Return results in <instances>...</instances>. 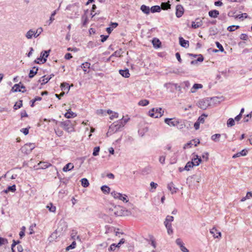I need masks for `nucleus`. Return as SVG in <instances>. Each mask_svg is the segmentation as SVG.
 Wrapping results in <instances>:
<instances>
[{"mask_svg":"<svg viewBox=\"0 0 252 252\" xmlns=\"http://www.w3.org/2000/svg\"><path fill=\"white\" fill-rule=\"evenodd\" d=\"M122 127L123 121L122 120H119L117 122L113 123L109 126L108 131L107 133V136H108L109 134L111 135L112 133L117 132Z\"/></svg>","mask_w":252,"mask_h":252,"instance_id":"f257e3e1","label":"nucleus"},{"mask_svg":"<svg viewBox=\"0 0 252 252\" xmlns=\"http://www.w3.org/2000/svg\"><path fill=\"white\" fill-rule=\"evenodd\" d=\"M79 3H75L72 4H70L68 5L66 7V9L70 11H72L75 13L73 15V14H71L72 16L70 17V18H74L75 17H77L79 15Z\"/></svg>","mask_w":252,"mask_h":252,"instance_id":"f03ea898","label":"nucleus"},{"mask_svg":"<svg viewBox=\"0 0 252 252\" xmlns=\"http://www.w3.org/2000/svg\"><path fill=\"white\" fill-rule=\"evenodd\" d=\"M164 111L161 108H154L149 111V115L151 117L157 118L161 117Z\"/></svg>","mask_w":252,"mask_h":252,"instance_id":"7ed1b4c3","label":"nucleus"},{"mask_svg":"<svg viewBox=\"0 0 252 252\" xmlns=\"http://www.w3.org/2000/svg\"><path fill=\"white\" fill-rule=\"evenodd\" d=\"M61 125L63 127L64 129L68 132H70L74 130L73 124L70 120H66L62 122H61Z\"/></svg>","mask_w":252,"mask_h":252,"instance_id":"20e7f679","label":"nucleus"},{"mask_svg":"<svg viewBox=\"0 0 252 252\" xmlns=\"http://www.w3.org/2000/svg\"><path fill=\"white\" fill-rule=\"evenodd\" d=\"M198 106L203 110H205L210 105V100L209 98H205L200 100L197 103Z\"/></svg>","mask_w":252,"mask_h":252,"instance_id":"39448f33","label":"nucleus"},{"mask_svg":"<svg viewBox=\"0 0 252 252\" xmlns=\"http://www.w3.org/2000/svg\"><path fill=\"white\" fill-rule=\"evenodd\" d=\"M112 196L116 199H119L124 202H127L128 200L127 199V196L126 194H122L120 193L113 191L111 193Z\"/></svg>","mask_w":252,"mask_h":252,"instance_id":"423d86ee","label":"nucleus"},{"mask_svg":"<svg viewBox=\"0 0 252 252\" xmlns=\"http://www.w3.org/2000/svg\"><path fill=\"white\" fill-rule=\"evenodd\" d=\"M35 148L34 145L33 143H29L25 144L21 148V151L23 153L29 154Z\"/></svg>","mask_w":252,"mask_h":252,"instance_id":"0eeeda50","label":"nucleus"},{"mask_svg":"<svg viewBox=\"0 0 252 252\" xmlns=\"http://www.w3.org/2000/svg\"><path fill=\"white\" fill-rule=\"evenodd\" d=\"M124 212L122 208L119 206H115L113 209H112V214L113 213L116 216L124 215Z\"/></svg>","mask_w":252,"mask_h":252,"instance_id":"6e6552de","label":"nucleus"},{"mask_svg":"<svg viewBox=\"0 0 252 252\" xmlns=\"http://www.w3.org/2000/svg\"><path fill=\"white\" fill-rule=\"evenodd\" d=\"M164 122L170 126H177L179 124V122L174 119L166 118L164 119Z\"/></svg>","mask_w":252,"mask_h":252,"instance_id":"1a4fd4ad","label":"nucleus"},{"mask_svg":"<svg viewBox=\"0 0 252 252\" xmlns=\"http://www.w3.org/2000/svg\"><path fill=\"white\" fill-rule=\"evenodd\" d=\"M125 242V239L122 238L120 240V241L117 244H116L115 243L111 244L110 247L108 249V250L109 251H113L116 249V248H120L121 245L124 244Z\"/></svg>","mask_w":252,"mask_h":252,"instance_id":"9d476101","label":"nucleus"},{"mask_svg":"<svg viewBox=\"0 0 252 252\" xmlns=\"http://www.w3.org/2000/svg\"><path fill=\"white\" fill-rule=\"evenodd\" d=\"M184 12V8L181 5L178 4L176 6V15L178 18L181 17L183 15Z\"/></svg>","mask_w":252,"mask_h":252,"instance_id":"9b49d317","label":"nucleus"},{"mask_svg":"<svg viewBox=\"0 0 252 252\" xmlns=\"http://www.w3.org/2000/svg\"><path fill=\"white\" fill-rule=\"evenodd\" d=\"M193 155V157L191 162L193 163L194 166H198L202 161L201 158L197 155H195L194 154Z\"/></svg>","mask_w":252,"mask_h":252,"instance_id":"f8f14e48","label":"nucleus"},{"mask_svg":"<svg viewBox=\"0 0 252 252\" xmlns=\"http://www.w3.org/2000/svg\"><path fill=\"white\" fill-rule=\"evenodd\" d=\"M210 232L213 235L215 238H220L221 237V232L218 231L215 227L210 230Z\"/></svg>","mask_w":252,"mask_h":252,"instance_id":"ddd939ff","label":"nucleus"},{"mask_svg":"<svg viewBox=\"0 0 252 252\" xmlns=\"http://www.w3.org/2000/svg\"><path fill=\"white\" fill-rule=\"evenodd\" d=\"M180 45L184 48H187L189 47V42L184 39L182 37L179 38Z\"/></svg>","mask_w":252,"mask_h":252,"instance_id":"4468645a","label":"nucleus"},{"mask_svg":"<svg viewBox=\"0 0 252 252\" xmlns=\"http://www.w3.org/2000/svg\"><path fill=\"white\" fill-rule=\"evenodd\" d=\"M202 25V21L199 19L197 18L195 21L192 22L191 27L193 29H197Z\"/></svg>","mask_w":252,"mask_h":252,"instance_id":"2eb2a0df","label":"nucleus"},{"mask_svg":"<svg viewBox=\"0 0 252 252\" xmlns=\"http://www.w3.org/2000/svg\"><path fill=\"white\" fill-rule=\"evenodd\" d=\"M50 50L41 52L40 57L42 59V63H45L47 61V58L48 57Z\"/></svg>","mask_w":252,"mask_h":252,"instance_id":"dca6fc26","label":"nucleus"},{"mask_svg":"<svg viewBox=\"0 0 252 252\" xmlns=\"http://www.w3.org/2000/svg\"><path fill=\"white\" fill-rule=\"evenodd\" d=\"M164 224L167 229V233L168 234L170 235L173 233V230L172 229V224L171 222L165 220L164 222Z\"/></svg>","mask_w":252,"mask_h":252,"instance_id":"f3484780","label":"nucleus"},{"mask_svg":"<svg viewBox=\"0 0 252 252\" xmlns=\"http://www.w3.org/2000/svg\"><path fill=\"white\" fill-rule=\"evenodd\" d=\"M119 73L124 77L128 78L130 76L129 70L128 69L119 70Z\"/></svg>","mask_w":252,"mask_h":252,"instance_id":"a211bd4d","label":"nucleus"},{"mask_svg":"<svg viewBox=\"0 0 252 252\" xmlns=\"http://www.w3.org/2000/svg\"><path fill=\"white\" fill-rule=\"evenodd\" d=\"M74 168V165L72 163H68L63 168V170L64 172H67L72 170Z\"/></svg>","mask_w":252,"mask_h":252,"instance_id":"6ab92c4d","label":"nucleus"},{"mask_svg":"<svg viewBox=\"0 0 252 252\" xmlns=\"http://www.w3.org/2000/svg\"><path fill=\"white\" fill-rule=\"evenodd\" d=\"M90 63L85 62L81 64V67L83 69L85 73H89V71L88 70V69L90 68Z\"/></svg>","mask_w":252,"mask_h":252,"instance_id":"aec40b11","label":"nucleus"},{"mask_svg":"<svg viewBox=\"0 0 252 252\" xmlns=\"http://www.w3.org/2000/svg\"><path fill=\"white\" fill-rule=\"evenodd\" d=\"M247 151L245 150H242L241 151L238 152L237 153L234 154L232 156V158H235L238 157H240L241 156H245L247 155Z\"/></svg>","mask_w":252,"mask_h":252,"instance_id":"412c9836","label":"nucleus"},{"mask_svg":"<svg viewBox=\"0 0 252 252\" xmlns=\"http://www.w3.org/2000/svg\"><path fill=\"white\" fill-rule=\"evenodd\" d=\"M167 188L171 192L172 194L176 192L177 190V189L175 187V186L172 182H170L168 184Z\"/></svg>","mask_w":252,"mask_h":252,"instance_id":"4be33fe9","label":"nucleus"},{"mask_svg":"<svg viewBox=\"0 0 252 252\" xmlns=\"http://www.w3.org/2000/svg\"><path fill=\"white\" fill-rule=\"evenodd\" d=\"M38 70V67H36L35 66H34L32 69L30 70V73L29 74V78H33L34 76V75L37 73Z\"/></svg>","mask_w":252,"mask_h":252,"instance_id":"5701e85b","label":"nucleus"},{"mask_svg":"<svg viewBox=\"0 0 252 252\" xmlns=\"http://www.w3.org/2000/svg\"><path fill=\"white\" fill-rule=\"evenodd\" d=\"M209 16L212 18H217L219 15V11L217 10H212L209 11Z\"/></svg>","mask_w":252,"mask_h":252,"instance_id":"b1692460","label":"nucleus"},{"mask_svg":"<svg viewBox=\"0 0 252 252\" xmlns=\"http://www.w3.org/2000/svg\"><path fill=\"white\" fill-rule=\"evenodd\" d=\"M51 79V77H46V76H44L39 79L38 82L41 83V85H44L47 83Z\"/></svg>","mask_w":252,"mask_h":252,"instance_id":"393cba45","label":"nucleus"},{"mask_svg":"<svg viewBox=\"0 0 252 252\" xmlns=\"http://www.w3.org/2000/svg\"><path fill=\"white\" fill-rule=\"evenodd\" d=\"M38 165L39 166H40L39 168H40L41 169H45V168H47L52 166V164L51 163H49L47 162H42V161L40 162L38 164Z\"/></svg>","mask_w":252,"mask_h":252,"instance_id":"a878e982","label":"nucleus"},{"mask_svg":"<svg viewBox=\"0 0 252 252\" xmlns=\"http://www.w3.org/2000/svg\"><path fill=\"white\" fill-rule=\"evenodd\" d=\"M20 88V85L19 84H16L14 85V86L12 87V89H11V91L13 92H22V93H24L26 91V90H21V89H19Z\"/></svg>","mask_w":252,"mask_h":252,"instance_id":"bb28decb","label":"nucleus"},{"mask_svg":"<svg viewBox=\"0 0 252 252\" xmlns=\"http://www.w3.org/2000/svg\"><path fill=\"white\" fill-rule=\"evenodd\" d=\"M140 9L143 13L146 14H148L150 12V7L144 4L141 6Z\"/></svg>","mask_w":252,"mask_h":252,"instance_id":"cd10ccee","label":"nucleus"},{"mask_svg":"<svg viewBox=\"0 0 252 252\" xmlns=\"http://www.w3.org/2000/svg\"><path fill=\"white\" fill-rule=\"evenodd\" d=\"M16 186L15 185H13L11 186L8 187L6 189L4 190L3 191L5 193H7L9 191L14 192L16 191Z\"/></svg>","mask_w":252,"mask_h":252,"instance_id":"c85d7f7f","label":"nucleus"},{"mask_svg":"<svg viewBox=\"0 0 252 252\" xmlns=\"http://www.w3.org/2000/svg\"><path fill=\"white\" fill-rule=\"evenodd\" d=\"M82 24L83 27H86L88 23V18L86 14H84L81 17Z\"/></svg>","mask_w":252,"mask_h":252,"instance_id":"c756f323","label":"nucleus"},{"mask_svg":"<svg viewBox=\"0 0 252 252\" xmlns=\"http://www.w3.org/2000/svg\"><path fill=\"white\" fill-rule=\"evenodd\" d=\"M153 46L155 48H159L160 46L161 42L158 38H154L152 41Z\"/></svg>","mask_w":252,"mask_h":252,"instance_id":"7c9ffc66","label":"nucleus"},{"mask_svg":"<svg viewBox=\"0 0 252 252\" xmlns=\"http://www.w3.org/2000/svg\"><path fill=\"white\" fill-rule=\"evenodd\" d=\"M61 87L62 90L63 91H66L68 92L70 89V86L69 84L67 83H63L61 85Z\"/></svg>","mask_w":252,"mask_h":252,"instance_id":"2f4dec72","label":"nucleus"},{"mask_svg":"<svg viewBox=\"0 0 252 252\" xmlns=\"http://www.w3.org/2000/svg\"><path fill=\"white\" fill-rule=\"evenodd\" d=\"M77 116L76 114L75 113H73L72 111H68L65 114H64V116L66 118H74Z\"/></svg>","mask_w":252,"mask_h":252,"instance_id":"473e14b6","label":"nucleus"},{"mask_svg":"<svg viewBox=\"0 0 252 252\" xmlns=\"http://www.w3.org/2000/svg\"><path fill=\"white\" fill-rule=\"evenodd\" d=\"M160 10L161 7L158 5L153 6L150 8V11L152 13L159 12L160 11Z\"/></svg>","mask_w":252,"mask_h":252,"instance_id":"72a5a7b5","label":"nucleus"},{"mask_svg":"<svg viewBox=\"0 0 252 252\" xmlns=\"http://www.w3.org/2000/svg\"><path fill=\"white\" fill-rule=\"evenodd\" d=\"M149 241H150V244L153 246L154 249H156L157 247V243L155 241V239L154 237L152 235L149 236Z\"/></svg>","mask_w":252,"mask_h":252,"instance_id":"f704fd0d","label":"nucleus"},{"mask_svg":"<svg viewBox=\"0 0 252 252\" xmlns=\"http://www.w3.org/2000/svg\"><path fill=\"white\" fill-rule=\"evenodd\" d=\"M46 208L48 209L50 212L55 213L56 210V207L50 203L47 205Z\"/></svg>","mask_w":252,"mask_h":252,"instance_id":"c9c22d12","label":"nucleus"},{"mask_svg":"<svg viewBox=\"0 0 252 252\" xmlns=\"http://www.w3.org/2000/svg\"><path fill=\"white\" fill-rule=\"evenodd\" d=\"M32 36L34 37V31L32 29H31L26 33V37L28 39H31Z\"/></svg>","mask_w":252,"mask_h":252,"instance_id":"e433bc0d","label":"nucleus"},{"mask_svg":"<svg viewBox=\"0 0 252 252\" xmlns=\"http://www.w3.org/2000/svg\"><path fill=\"white\" fill-rule=\"evenodd\" d=\"M203 86L200 84H194L191 89V93H194L195 90L198 89L202 88Z\"/></svg>","mask_w":252,"mask_h":252,"instance_id":"4c0bfd02","label":"nucleus"},{"mask_svg":"<svg viewBox=\"0 0 252 252\" xmlns=\"http://www.w3.org/2000/svg\"><path fill=\"white\" fill-rule=\"evenodd\" d=\"M81 182L82 186L84 188L88 187L90 185L89 181L86 178L82 179Z\"/></svg>","mask_w":252,"mask_h":252,"instance_id":"58836bf2","label":"nucleus"},{"mask_svg":"<svg viewBox=\"0 0 252 252\" xmlns=\"http://www.w3.org/2000/svg\"><path fill=\"white\" fill-rule=\"evenodd\" d=\"M101 190L104 193H109L110 191V188L106 185L102 186Z\"/></svg>","mask_w":252,"mask_h":252,"instance_id":"ea45409f","label":"nucleus"},{"mask_svg":"<svg viewBox=\"0 0 252 252\" xmlns=\"http://www.w3.org/2000/svg\"><path fill=\"white\" fill-rule=\"evenodd\" d=\"M160 7L164 10H167L170 8V4L169 2H162Z\"/></svg>","mask_w":252,"mask_h":252,"instance_id":"a19ab883","label":"nucleus"},{"mask_svg":"<svg viewBox=\"0 0 252 252\" xmlns=\"http://www.w3.org/2000/svg\"><path fill=\"white\" fill-rule=\"evenodd\" d=\"M220 136V134H215L211 136V139L216 142H218Z\"/></svg>","mask_w":252,"mask_h":252,"instance_id":"79ce46f5","label":"nucleus"},{"mask_svg":"<svg viewBox=\"0 0 252 252\" xmlns=\"http://www.w3.org/2000/svg\"><path fill=\"white\" fill-rule=\"evenodd\" d=\"M43 30L42 28H38L36 31H34V37L36 38L42 32Z\"/></svg>","mask_w":252,"mask_h":252,"instance_id":"37998d69","label":"nucleus"},{"mask_svg":"<svg viewBox=\"0 0 252 252\" xmlns=\"http://www.w3.org/2000/svg\"><path fill=\"white\" fill-rule=\"evenodd\" d=\"M122 54V50L120 49L118 50H117L115 52H114L111 56L110 58H112L113 57H120Z\"/></svg>","mask_w":252,"mask_h":252,"instance_id":"c03bdc74","label":"nucleus"},{"mask_svg":"<svg viewBox=\"0 0 252 252\" xmlns=\"http://www.w3.org/2000/svg\"><path fill=\"white\" fill-rule=\"evenodd\" d=\"M194 166L193 163L191 161H189L186 164L184 169L186 170L189 171L190 169Z\"/></svg>","mask_w":252,"mask_h":252,"instance_id":"a18cd8bd","label":"nucleus"},{"mask_svg":"<svg viewBox=\"0 0 252 252\" xmlns=\"http://www.w3.org/2000/svg\"><path fill=\"white\" fill-rule=\"evenodd\" d=\"M207 117V115L205 114H202L198 119L197 120V121L198 122H199L200 123H204V121H205V119Z\"/></svg>","mask_w":252,"mask_h":252,"instance_id":"49530a36","label":"nucleus"},{"mask_svg":"<svg viewBox=\"0 0 252 252\" xmlns=\"http://www.w3.org/2000/svg\"><path fill=\"white\" fill-rule=\"evenodd\" d=\"M235 125V120L232 118H229L227 122L228 127H231Z\"/></svg>","mask_w":252,"mask_h":252,"instance_id":"de8ad7c7","label":"nucleus"},{"mask_svg":"<svg viewBox=\"0 0 252 252\" xmlns=\"http://www.w3.org/2000/svg\"><path fill=\"white\" fill-rule=\"evenodd\" d=\"M22 106V100H19V102H17L14 105L13 108L14 110H17L20 108Z\"/></svg>","mask_w":252,"mask_h":252,"instance_id":"09e8293b","label":"nucleus"},{"mask_svg":"<svg viewBox=\"0 0 252 252\" xmlns=\"http://www.w3.org/2000/svg\"><path fill=\"white\" fill-rule=\"evenodd\" d=\"M149 103V101L147 99L141 100L138 102L139 105L143 106H147Z\"/></svg>","mask_w":252,"mask_h":252,"instance_id":"8fccbe9b","label":"nucleus"},{"mask_svg":"<svg viewBox=\"0 0 252 252\" xmlns=\"http://www.w3.org/2000/svg\"><path fill=\"white\" fill-rule=\"evenodd\" d=\"M239 28H240V27L239 26H235V25L230 26L227 28V30L229 32H233V31H235L236 30L238 29Z\"/></svg>","mask_w":252,"mask_h":252,"instance_id":"3c124183","label":"nucleus"},{"mask_svg":"<svg viewBox=\"0 0 252 252\" xmlns=\"http://www.w3.org/2000/svg\"><path fill=\"white\" fill-rule=\"evenodd\" d=\"M56 11H57L56 10H55L51 14V16L50 17V19L48 21L49 25H50L53 22V21L55 20L54 16L56 14V13H57Z\"/></svg>","mask_w":252,"mask_h":252,"instance_id":"603ef678","label":"nucleus"},{"mask_svg":"<svg viewBox=\"0 0 252 252\" xmlns=\"http://www.w3.org/2000/svg\"><path fill=\"white\" fill-rule=\"evenodd\" d=\"M99 150H100L99 147L97 146V147H94V149L93 153V156H96L98 155Z\"/></svg>","mask_w":252,"mask_h":252,"instance_id":"864d4df0","label":"nucleus"},{"mask_svg":"<svg viewBox=\"0 0 252 252\" xmlns=\"http://www.w3.org/2000/svg\"><path fill=\"white\" fill-rule=\"evenodd\" d=\"M76 243L75 241H74L73 242H72V243L69 246H68V247H66V250L69 251L70 249H74L76 247Z\"/></svg>","mask_w":252,"mask_h":252,"instance_id":"5fc2aeb1","label":"nucleus"},{"mask_svg":"<svg viewBox=\"0 0 252 252\" xmlns=\"http://www.w3.org/2000/svg\"><path fill=\"white\" fill-rule=\"evenodd\" d=\"M216 44L217 48L219 49V50L220 52H222L224 51L223 47L222 46V45L220 43V42H219L218 41H217V42H216Z\"/></svg>","mask_w":252,"mask_h":252,"instance_id":"6e6d98bb","label":"nucleus"},{"mask_svg":"<svg viewBox=\"0 0 252 252\" xmlns=\"http://www.w3.org/2000/svg\"><path fill=\"white\" fill-rule=\"evenodd\" d=\"M240 38L243 40H247L249 39L248 35L245 33H242L240 36Z\"/></svg>","mask_w":252,"mask_h":252,"instance_id":"4d7b16f0","label":"nucleus"},{"mask_svg":"<svg viewBox=\"0 0 252 252\" xmlns=\"http://www.w3.org/2000/svg\"><path fill=\"white\" fill-rule=\"evenodd\" d=\"M29 128H30V127L25 128H22L20 131L23 132L25 135L28 134L29 132Z\"/></svg>","mask_w":252,"mask_h":252,"instance_id":"13d9d810","label":"nucleus"},{"mask_svg":"<svg viewBox=\"0 0 252 252\" xmlns=\"http://www.w3.org/2000/svg\"><path fill=\"white\" fill-rule=\"evenodd\" d=\"M20 243V241L18 240V241H15V240H13V243H12V244L11 245V250L12 251H13V250H14V247L17 244H19V243Z\"/></svg>","mask_w":252,"mask_h":252,"instance_id":"bf43d9fd","label":"nucleus"},{"mask_svg":"<svg viewBox=\"0 0 252 252\" xmlns=\"http://www.w3.org/2000/svg\"><path fill=\"white\" fill-rule=\"evenodd\" d=\"M252 111L250 113V114H247L244 118V122H248L249 121V118H251L252 117Z\"/></svg>","mask_w":252,"mask_h":252,"instance_id":"052dcab7","label":"nucleus"},{"mask_svg":"<svg viewBox=\"0 0 252 252\" xmlns=\"http://www.w3.org/2000/svg\"><path fill=\"white\" fill-rule=\"evenodd\" d=\"M55 132L56 134L59 136H61L63 134V131L60 129L58 128L57 129H55Z\"/></svg>","mask_w":252,"mask_h":252,"instance_id":"680f3d73","label":"nucleus"},{"mask_svg":"<svg viewBox=\"0 0 252 252\" xmlns=\"http://www.w3.org/2000/svg\"><path fill=\"white\" fill-rule=\"evenodd\" d=\"M175 56L177 59V60L178 61V62L180 63H181L182 62V60L181 58V56H180V54L179 52H177L176 54H175Z\"/></svg>","mask_w":252,"mask_h":252,"instance_id":"e2e57ef3","label":"nucleus"},{"mask_svg":"<svg viewBox=\"0 0 252 252\" xmlns=\"http://www.w3.org/2000/svg\"><path fill=\"white\" fill-rule=\"evenodd\" d=\"M209 154L207 152L204 153L202 155V158L207 161L208 159Z\"/></svg>","mask_w":252,"mask_h":252,"instance_id":"0e129e2a","label":"nucleus"},{"mask_svg":"<svg viewBox=\"0 0 252 252\" xmlns=\"http://www.w3.org/2000/svg\"><path fill=\"white\" fill-rule=\"evenodd\" d=\"M237 17L239 19H241L242 18H247L248 17V14L246 13H244L238 15Z\"/></svg>","mask_w":252,"mask_h":252,"instance_id":"69168bd1","label":"nucleus"},{"mask_svg":"<svg viewBox=\"0 0 252 252\" xmlns=\"http://www.w3.org/2000/svg\"><path fill=\"white\" fill-rule=\"evenodd\" d=\"M174 220V217L171 216H167L165 219V220L168 221L170 222H172Z\"/></svg>","mask_w":252,"mask_h":252,"instance_id":"338daca9","label":"nucleus"},{"mask_svg":"<svg viewBox=\"0 0 252 252\" xmlns=\"http://www.w3.org/2000/svg\"><path fill=\"white\" fill-rule=\"evenodd\" d=\"M101 37V41L102 42H104V41H105L107 38H108L109 36L108 35H101L100 36Z\"/></svg>","mask_w":252,"mask_h":252,"instance_id":"774afa93","label":"nucleus"}]
</instances>
